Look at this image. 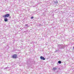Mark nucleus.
<instances>
[{
  "label": "nucleus",
  "mask_w": 74,
  "mask_h": 74,
  "mask_svg": "<svg viewBox=\"0 0 74 74\" xmlns=\"http://www.w3.org/2000/svg\"><path fill=\"white\" fill-rule=\"evenodd\" d=\"M12 58L13 59H16V58H18V56L16 54H14L12 56Z\"/></svg>",
  "instance_id": "obj_1"
},
{
  "label": "nucleus",
  "mask_w": 74,
  "mask_h": 74,
  "mask_svg": "<svg viewBox=\"0 0 74 74\" xmlns=\"http://www.w3.org/2000/svg\"><path fill=\"white\" fill-rule=\"evenodd\" d=\"M10 16V14H5V15H3V18H7V17H9Z\"/></svg>",
  "instance_id": "obj_2"
},
{
  "label": "nucleus",
  "mask_w": 74,
  "mask_h": 74,
  "mask_svg": "<svg viewBox=\"0 0 74 74\" xmlns=\"http://www.w3.org/2000/svg\"><path fill=\"white\" fill-rule=\"evenodd\" d=\"M40 59H42V60H45V58H44V57L42 56H40Z\"/></svg>",
  "instance_id": "obj_3"
},
{
  "label": "nucleus",
  "mask_w": 74,
  "mask_h": 74,
  "mask_svg": "<svg viewBox=\"0 0 74 74\" xmlns=\"http://www.w3.org/2000/svg\"><path fill=\"white\" fill-rule=\"evenodd\" d=\"M4 21L5 22H7V21H8V19H7V18H4Z\"/></svg>",
  "instance_id": "obj_4"
},
{
  "label": "nucleus",
  "mask_w": 74,
  "mask_h": 74,
  "mask_svg": "<svg viewBox=\"0 0 74 74\" xmlns=\"http://www.w3.org/2000/svg\"><path fill=\"white\" fill-rule=\"evenodd\" d=\"M57 69L56 68H53V70H56Z\"/></svg>",
  "instance_id": "obj_5"
},
{
  "label": "nucleus",
  "mask_w": 74,
  "mask_h": 74,
  "mask_svg": "<svg viewBox=\"0 0 74 74\" xmlns=\"http://www.w3.org/2000/svg\"><path fill=\"white\" fill-rule=\"evenodd\" d=\"M58 63H59V64H60V63H61V61H59L58 62Z\"/></svg>",
  "instance_id": "obj_6"
},
{
  "label": "nucleus",
  "mask_w": 74,
  "mask_h": 74,
  "mask_svg": "<svg viewBox=\"0 0 74 74\" xmlns=\"http://www.w3.org/2000/svg\"><path fill=\"white\" fill-rule=\"evenodd\" d=\"M33 18H34V17H33V16L32 17L31 19H33Z\"/></svg>",
  "instance_id": "obj_7"
},
{
  "label": "nucleus",
  "mask_w": 74,
  "mask_h": 74,
  "mask_svg": "<svg viewBox=\"0 0 74 74\" xmlns=\"http://www.w3.org/2000/svg\"><path fill=\"white\" fill-rule=\"evenodd\" d=\"M25 26H28V25L27 24H26L25 25Z\"/></svg>",
  "instance_id": "obj_8"
}]
</instances>
